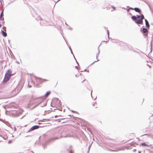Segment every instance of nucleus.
I'll return each instance as SVG.
<instances>
[{
  "label": "nucleus",
  "instance_id": "f257e3e1",
  "mask_svg": "<svg viewBox=\"0 0 153 153\" xmlns=\"http://www.w3.org/2000/svg\"><path fill=\"white\" fill-rule=\"evenodd\" d=\"M11 71L10 69L8 70L7 71L6 73L5 74L4 78V79L5 81L7 82L11 76Z\"/></svg>",
  "mask_w": 153,
  "mask_h": 153
},
{
  "label": "nucleus",
  "instance_id": "f03ea898",
  "mask_svg": "<svg viewBox=\"0 0 153 153\" xmlns=\"http://www.w3.org/2000/svg\"><path fill=\"white\" fill-rule=\"evenodd\" d=\"M144 17L143 15L142 14H141V15L140 19L135 21V22L138 25L141 24L143 23V20L144 19Z\"/></svg>",
  "mask_w": 153,
  "mask_h": 153
},
{
  "label": "nucleus",
  "instance_id": "7ed1b4c3",
  "mask_svg": "<svg viewBox=\"0 0 153 153\" xmlns=\"http://www.w3.org/2000/svg\"><path fill=\"white\" fill-rule=\"evenodd\" d=\"M39 18L40 19L41 22H40V24L41 25H45L47 23V22L44 19H42L40 17Z\"/></svg>",
  "mask_w": 153,
  "mask_h": 153
},
{
  "label": "nucleus",
  "instance_id": "20e7f679",
  "mask_svg": "<svg viewBox=\"0 0 153 153\" xmlns=\"http://www.w3.org/2000/svg\"><path fill=\"white\" fill-rule=\"evenodd\" d=\"M40 126H38L35 125L34 126H33L31 128H30V129L29 131H31L35 129H37Z\"/></svg>",
  "mask_w": 153,
  "mask_h": 153
},
{
  "label": "nucleus",
  "instance_id": "39448f33",
  "mask_svg": "<svg viewBox=\"0 0 153 153\" xmlns=\"http://www.w3.org/2000/svg\"><path fill=\"white\" fill-rule=\"evenodd\" d=\"M141 31L143 33L144 35L146 36L148 34V29H141Z\"/></svg>",
  "mask_w": 153,
  "mask_h": 153
},
{
  "label": "nucleus",
  "instance_id": "423d86ee",
  "mask_svg": "<svg viewBox=\"0 0 153 153\" xmlns=\"http://www.w3.org/2000/svg\"><path fill=\"white\" fill-rule=\"evenodd\" d=\"M65 131H63L62 133L61 134V137H68V134H66Z\"/></svg>",
  "mask_w": 153,
  "mask_h": 153
},
{
  "label": "nucleus",
  "instance_id": "0eeeda50",
  "mask_svg": "<svg viewBox=\"0 0 153 153\" xmlns=\"http://www.w3.org/2000/svg\"><path fill=\"white\" fill-rule=\"evenodd\" d=\"M131 9L134 10L136 12H138L139 13H140L141 12V10L138 7H135L134 8H130Z\"/></svg>",
  "mask_w": 153,
  "mask_h": 153
},
{
  "label": "nucleus",
  "instance_id": "6e6552de",
  "mask_svg": "<svg viewBox=\"0 0 153 153\" xmlns=\"http://www.w3.org/2000/svg\"><path fill=\"white\" fill-rule=\"evenodd\" d=\"M1 33L3 36L6 37L7 36L6 29H3V30H1Z\"/></svg>",
  "mask_w": 153,
  "mask_h": 153
},
{
  "label": "nucleus",
  "instance_id": "1a4fd4ad",
  "mask_svg": "<svg viewBox=\"0 0 153 153\" xmlns=\"http://www.w3.org/2000/svg\"><path fill=\"white\" fill-rule=\"evenodd\" d=\"M145 20L146 27L149 28L150 25L148 21L146 19H145Z\"/></svg>",
  "mask_w": 153,
  "mask_h": 153
},
{
  "label": "nucleus",
  "instance_id": "9d476101",
  "mask_svg": "<svg viewBox=\"0 0 153 153\" xmlns=\"http://www.w3.org/2000/svg\"><path fill=\"white\" fill-rule=\"evenodd\" d=\"M59 139V138L58 137H52L49 140H48V142H50L53 140H55L56 139Z\"/></svg>",
  "mask_w": 153,
  "mask_h": 153
},
{
  "label": "nucleus",
  "instance_id": "9b49d317",
  "mask_svg": "<svg viewBox=\"0 0 153 153\" xmlns=\"http://www.w3.org/2000/svg\"><path fill=\"white\" fill-rule=\"evenodd\" d=\"M131 19L133 20H134L135 22V21L137 20H136L137 18L136 17V16H132L131 17Z\"/></svg>",
  "mask_w": 153,
  "mask_h": 153
},
{
  "label": "nucleus",
  "instance_id": "f8f14e48",
  "mask_svg": "<svg viewBox=\"0 0 153 153\" xmlns=\"http://www.w3.org/2000/svg\"><path fill=\"white\" fill-rule=\"evenodd\" d=\"M1 12L0 14V16H1V17H2L3 16H4V9H3L1 10Z\"/></svg>",
  "mask_w": 153,
  "mask_h": 153
},
{
  "label": "nucleus",
  "instance_id": "ddd939ff",
  "mask_svg": "<svg viewBox=\"0 0 153 153\" xmlns=\"http://www.w3.org/2000/svg\"><path fill=\"white\" fill-rule=\"evenodd\" d=\"M50 93H51L50 91H48L47 92L45 95V96L46 97H47L50 94Z\"/></svg>",
  "mask_w": 153,
  "mask_h": 153
},
{
  "label": "nucleus",
  "instance_id": "4468645a",
  "mask_svg": "<svg viewBox=\"0 0 153 153\" xmlns=\"http://www.w3.org/2000/svg\"><path fill=\"white\" fill-rule=\"evenodd\" d=\"M141 146H149L147 144H146L145 143H141Z\"/></svg>",
  "mask_w": 153,
  "mask_h": 153
},
{
  "label": "nucleus",
  "instance_id": "2eb2a0df",
  "mask_svg": "<svg viewBox=\"0 0 153 153\" xmlns=\"http://www.w3.org/2000/svg\"><path fill=\"white\" fill-rule=\"evenodd\" d=\"M0 20L2 21V23L4 24V18H2L1 16L0 15Z\"/></svg>",
  "mask_w": 153,
  "mask_h": 153
},
{
  "label": "nucleus",
  "instance_id": "dca6fc26",
  "mask_svg": "<svg viewBox=\"0 0 153 153\" xmlns=\"http://www.w3.org/2000/svg\"><path fill=\"white\" fill-rule=\"evenodd\" d=\"M106 31H107V33L108 35V39H110L109 37V32L108 30H107Z\"/></svg>",
  "mask_w": 153,
  "mask_h": 153
},
{
  "label": "nucleus",
  "instance_id": "f3484780",
  "mask_svg": "<svg viewBox=\"0 0 153 153\" xmlns=\"http://www.w3.org/2000/svg\"><path fill=\"white\" fill-rule=\"evenodd\" d=\"M136 16V18H140V17H141V16L139 15H137Z\"/></svg>",
  "mask_w": 153,
  "mask_h": 153
},
{
  "label": "nucleus",
  "instance_id": "a211bd4d",
  "mask_svg": "<svg viewBox=\"0 0 153 153\" xmlns=\"http://www.w3.org/2000/svg\"><path fill=\"white\" fill-rule=\"evenodd\" d=\"M151 25H153V18L151 20Z\"/></svg>",
  "mask_w": 153,
  "mask_h": 153
},
{
  "label": "nucleus",
  "instance_id": "6ab92c4d",
  "mask_svg": "<svg viewBox=\"0 0 153 153\" xmlns=\"http://www.w3.org/2000/svg\"><path fill=\"white\" fill-rule=\"evenodd\" d=\"M0 4L1 5V10H2V9H3V5H2V4L1 0L0 1Z\"/></svg>",
  "mask_w": 153,
  "mask_h": 153
},
{
  "label": "nucleus",
  "instance_id": "aec40b11",
  "mask_svg": "<svg viewBox=\"0 0 153 153\" xmlns=\"http://www.w3.org/2000/svg\"><path fill=\"white\" fill-rule=\"evenodd\" d=\"M46 105H47V103H45L44 105L43 106H42V107H43L44 106H46Z\"/></svg>",
  "mask_w": 153,
  "mask_h": 153
},
{
  "label": "nucleus",
  "instance_id": "412c9836",
  "mask_svg": "<svg viewBox=\"0 0 153 153\" xmlns=\"http://www.w3.org/2000/svg\"><path fill=\"white\" fill-rule=\"evenodd\" d=\"M152 41L151 42V48H152Z\"/></svg>",
  "mask_w": 153,
  "mask_h": 153
},
{
  "label": "nucleus",
  "instance_id": "4be33fe9",
  "mask_svg": "<svg viewBox=\"0 0 153 153\" xmlns=\"http://www.w3.org/2000/svg\"><path fill=\"white\" fill-rule=\"evenodd\" d=\"M69 152L70 153H72V151L71 150H70L69 151Z\"/></svg>",
  "mask_w": 153,
  "mask_h": 153
},
{
  "label": "nucleus",
  "instance_id": "5701e85b",
  "mask_svg": "<svg viewBox=\"0 0 153 153\" xmlns=\"http://www.w3.org/2000/svg\"><path fill=\"white\" fill-rule=\"evenodd\" d=\"M69 48H70V51H72V50H71V48L70 46V47H69Z\"/></svg>",
  "mask_w": 153,
  "mask_h": 153
},
{
  "label": "nucleus",
  "instance_id": "b1692460",
  "mask_svg": "<svg viewBox=\"0 0 153 153\" xmlns=\"http://www.w3.org/2000/svg\"><path fill=\"white\" fill-rule=\"evenodd\" d=\"M111 40H112V42H114V41H113V40L111 38Z\"/></svg>",
  "mask_w": 153,
  "mask_h": 153
},
{
  "label": "nucleus",
  "instance_id": "393cba45",
  "mask_svg": "<svg viewBox=\"0 0 153 153\" xmlns=\"http://www.w3.org/2000/svg\"><path fill=\"white\" fill-rule=\"evenodd\" d=\"M111 40H112V42H114V41H113V40L111 38Z\"/></svg>",
  "mask_w": 153,
  "mask_h": 153
},
{
  "label": "nucleus",
  "instance_id": "a878e982",
  "mask_svg": "<svg viewBox=\"0 0 153 153\" xmlns=\"http://www.w3.org/2000/svg\"><path fill=\"white\" fill-rule=\"evenodd\" d=\"M42 102V101H41L39 103L38 105H39L41 102Z\"/></svg>",
  "mask_w": 153,
  "mask_h": 153
},
{
  "label": "nucleus",
  "instance_id": "bb28decb",
  "mask_svg": "<svg viewBox=\"0 0 153 153\" xmlns=\"http://www.w3.org/2000/svg\"><path fill=\"white\" fill-rule=\"evenodd\" d=\"M141 151H138V153H141Z\"/></svg>",
  "mask_w": 153,
  "mask_h": 153
},
{
  "label": "nucleus",
  "instance_id": "cd10ccee",
  "mask_svg": "<svg viewBox=\"0 0 153 153\" xmlns=\"http://www.w3.org/2000/svg\"><path fill=\"white\" fill-rule=\"evenodd\" d=\"M113 8L114 10L115 9V8L114 7H113Z\"/></svg>",
  "mask_w": 153,
  "mask_h": 153
},
{
  "label": "nucleus",
  "instance_id": "c85d7f7f",
  "mask_svg": "<svg viewBox=\"0 0 153 153\" xmlns=\"http://www.w3.org/2000/svg\"><path fill=\"white\" fill-rule=\"evenodd\" d=\"M95 104H97V103L96 102L95 103V104H94L93 105V106H94Z\"/></svg>",
  "mask_w": 153,
  "mask_h": 153
},
{
  "label": "nucleus",
  "instance_id": "c756f323",
  "mask_svg": "<svg viewBox=\"0 0 153 153\" xmlns=\"http://www.w3.org/2000/svg\"><path fill=\"white\" fill-rule=\"evenodd\" d=\"M57 117V115H56V116H55V118H56Z\"/></svg>",
  "mask_w": 153,
  "mask_h": 153
},
{
  "label": "nucleus",
  "instance_id": "7c9ffc66",
  "mask_svg": "<svg viewBox=\"0 0 153 153\" xmlns=\"http://www.w3.org/2000/svg\"><path fill=\"white\" fill-rule=\"evenodd\" d=\"M65 41L66 42V43L67 44V41H66V40L65 39Z\"/></svg>",
  "mask_w": 153,
  "mask_h": 153
},
{
  "label": "nucleus",
  "instance_id": "2f4dec72",
  "mask_svg": "<svg viewBox=\"0 0 153 153\" xmlns=\"http://www.w3.org/2000/svg\"><path fill=\"white\" fill-rule=\"evenodd\" d=\"M97 62L96 61H95L94 62L92 63V64H93V63H94L95 62Z\"/></svg>",
  "mask_w": 153,
  "mask_h": 153
},
{
  "label": "nucleus",
  "instance_id": "473e14b6",
  "mask_svg": "<svg viewBox=\"0 0 153 153\" xmlns=\"http://www.w3.org/2000/svg\"><path fill=\"white\" fill-rule=\"evenodd\" d=\"M97 56H98V55H96V57H97Z\"/></svg>",
  "mask_w": 153,
  "mask_h": 153
},
{
  "label": "nucleus",
  "instance_id": "72a5a7b5",
  "mask_svg": "<svg viewBox=\"0 0 153 153\" xmlns=\"http://www.w3.org/2000/svg\"><path fill=\"white\" fill-rule=\"evenodd\" d=\"M4 28H5V27H3L2 28V29H4Z\"/></svg>",
  "mask_w": 153,
  "mask_h": 153
},
{
  "label": "nucleus",
  "instance_id": "f704fd0d",
  "mask_svg": "<svg viewBox=\"0 0 153 153\" xmlns=\"http://www.w3.org/2000/svg\"><path fill=\"white\" fill-rule=\"evenodd\" d=\"M87 70L85 69V70H84V71H87Z\"/></svg>",
  "mask_w": 153,
  "mask_h": 153
},
{
  "label": "nucleus",
  "instance_id": "c9c22d12",
  "mask_svg": "<svg viewBox=\"0 0 153 153\" xmlns=\"http://www.w3.org/2000/svg\"><path fill=\"white\" fill-rule=\"evenodd\" d=\"M140 29H146V28H141Z\"/></svg>",
  "mask_w": 153,
  "mask_h": 153
},
{
  "label": "nucleus",
  "instance_id": "e433bc0d",
  "mask_svg": "<svg viewBox=\"0 0 153 153\" xmlns=\"http://www.w3.org/2000/svg\"><path fill=\"white\" fill-rule=\"evenodd\" d=\"M1 25L0 24V28L1 27Z\"/></svg>",
  "mask_w": 153,
  "mask_h": 153
},
{
  "label": "nucleus",
  "instance_id": "4c0bfd02",
  "mask_svg": "<svg viewBox=\"0 0 153 153\" xmlns=\"http://www.w3.org/2000/svg\"><path fill=\"white\" fill-rule=\"evenodd\" d=\"M147 135V134H144L143 135Z\"/></svg>",
  "mask_w": 153,
  "mask_h": 153
},
{
  "label": "nucleus",
  "instance_id": "58836bf2",
  "mask_svg": "<svg viewBox=\"0 0 153 153\" xmlns=\"http://www.w3.org/2000/svg\"><path fill=\"white\" fill-rule=\"evenodd\" d=\"M99 53H100V51H99V52H98V54H99Z\"/></svg>",
  "mask_w": 153,
  "mask_h": 153
},
{
  "label": "nucleus",
  "instance_id": "ea45409f",
  "mask_svg": "<svg viewBox=\"0 0 153 153\" xmlns=\"http://www.w3.org/2000/svg\"><path fill=\"white\" fill-rule=\"evenodd\" d=\"M71 53H72L73 54V52H72V51H71Z\"/></svg>",
  "mask_w": 153,
  "mask_h": 153
},
{
  "label": "nucleus",
  "instance_id": "a19ab883",
  "mask_svg": "<svg viewBox=\"0 0 153 153\" xmlns=\"http://www.w3.org/2000/svg\"><path fill=\"white\" fill-rule=\"evenodd\" d=\"M149 66V67L150 68H151V67L150 66Z\"/></svg>",
  "mask_w": 153,
  "mask_h": 153
},
{
  "label": "nucleus",
  "instance_id": "79ce46f5",
  "mask_svg": "<svg viewBox=\"0 0 153 153\" xmlns=\"http://www.w3.org/2000/svg\"><path fill=\"white\" fill-rule=\"evenodd\" d=\"M87 72H89V71H88V70H87Z\"/></svg>",
  "mask_w": 153,
  "mask_h": 153
},
{
  "label": "nucleus",
  "instance_id": "37998d69",
  "mask_svg": "<svg viewBox=\"0 0 153 153\" xmlns=\"http://www.w3.org/2000/svg\"><path fill=\"white\" fill-rule=\"evenodd\" d=\"M76 62L77 63V64H78L79 65L78 63V62H77L76 61Z\"/></svg>",
  "mask_w": 153,
  "mask_h": 153
},
{
  "label": "nucleus",
  "instance_id": "c03bdc74",
  "mask_svg": "<svg viewBox=\"0 0 153 153\" xmlns=\"http://www.w3.org/2000/svg\"><path fill=\"white\" fill-rule=\"evenodd\" d=\"M85 80H84L82 82H84V81Z\"/></svg>",
  "mask_w": 153,
  "mask_h": 153
},
{
  "label": "nucleus",
  "instance_id": "a18cd8bd",
  "mask_svg": "<svg viewBox=\"0 0 153 153\" xmlns=\"http://www.w3.org/2000/svg\"><path fill=\"white\" fill-rule=\"evenodd\" d=\"M91 92H92V91H91ZM92 94V93H91V95L92 96V94Z\"/></svg>",
  "mask_w": 153,
  "mask_h": 153
},
{
  "label": "nucleus",
  "instance_id": "49530a36",
  "mask_svg": "<svg viewBox=\"0 0 153 153\" xmlns=\"http://www.w3.org/2000/svg\"><path fill=\"white\" fill-rule=\"evenodd\" d=\"M97 98V97H96V98H95L94 100L96 99Z\"/></svg>",
  "mask_w": 153,
  "mask_h": 153
},
{
  "label": "nucleus",
  "instance_id": "de8ad7c7",
  "mask_svg": "<svg viewBox=\"0 0 153 153\" xmlns=\"http://www.w3.org/2000/svg\"><path fill=\"white\" fill-rule=\"evenodd\" d=\"M65 24H66V25H67V24L66 23H65Z\"/></svg>",
  "mask_w": 153,
  "mask_h": 153
},
{
  "label": "nucleus",
  "instance_id": "09e8293b",
  "mask_svg": "<svg viewBox=\"0 0 153 153\" xmlns=\"http://www.w3.org/2000/svg\"><path fill=\"white\" fill-rule=\"evenodd\" d=\"M74 58H75L74 57ZM75 60H76V58H75Z\"/></svg>",
  "mask_w": 153,
  "mask_h": 153
},
{
  "label": "nucleus",
  "instance_id": "8fccbe9b",
  "mask_svg": "<svg viewBox=\"0 0 153 153\" xmlns=\"http://www.w3.org/2000/svg\"><path fill=\"white\" fill-rule=\"evenodd\" d=\"M74 58H75L74 57ZM75 60H76V58H75Z\"/></svg>",
  "mask_w": 153,
  "mask_h": 153
},
{
  "label": "nucleus",
  "instance_id": "3c124183",
  "mask_svg": "<svg viewBox=\"0 0 153 153\" xmlns=\"http://www.w3.org/2000/svg\"><path fill=\"white\" fill-rule=\"evenodd\" d=\"M59 0H58V1H57V2H58L59 1Z\"/></svg>",
  "mask_w": 153,
  "mask_h": 153
}]
</instances>
